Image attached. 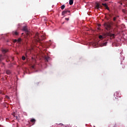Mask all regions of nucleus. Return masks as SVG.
Here are the masks:
<instances>
[{
    "instance_id": "c756f323",
    "label": "nucleus",
    "mask_w": 127,
    "mask_h": 127,
    "mask_svg": "<svg viewBox=\"0 0 127 127\" xmlns=\"http://www.w3.org/2000/svg\"><path fill=\"white\" fill-rule=\"evenodd\" d=\"M6 62H8V61H6Z\"/></svg>"
},
{
    "instance_id": "cd10ccee",
    "label": "nucleus",
    "mask_w": 127,
    "mask_h": 127,
    "mask_svg": "<svg viewBox=\"0 0 127 127\" xmlns=\"http://www.w3.org/2000/svg\"><path fill=\"white\" fill-rule=\"evenodd\" d=\"M7 59H8V57H7Z\"/></svg>"
},
{
    "instance_id": "aec40b11",
    "label": "nucleus",
    "mask_w": 127,
    "mask_h": 127,
    "mask_svg": "<svg viewBox=\"0 0 127 127\" xmlns=\"http://www.w3.org/2000/svg\"><path fill=\"white\" fill-rule=\"evenodd\" d=\"M2 61V58H1V55L0 56V62H1Z\"/></svg>"
},
{
    "instance_id": "5701e85b",
    "label": "nucleus",
    "mask_w": 127,
    "mask_h": 127,
    "mask_svg": "<svg viewBox=\"0 0 127 127\" xmlns=\"http://www.w3.org/2000/svg\"><path fill=\"white\" fill-rule=\"evenodd\" d=\"M5 98H6V99H9V97L7 95L5 96Z\"/></svg>"
},
{
    "instance_id": "f3484780",
    "label": "nucleus",
    "mask_w": 127,
    "mask_h": 127,
    "mask_svg": "<svg viewBox=\"0 0 127 127\" xmlns=\"http://www.w3.org/2000/svg\"><path fill=\"white\" fill-rule=\"evenodd\" d=\"M102 5H103V6L106 7V6H107V5H108L107 4V3H102Z\"/></svg>"
},
{
    "instance_id": "20e7f679",
    "label": "nucleus",
    "mask_w": 127,
    "mask_h": 127,
    "mask_svg": "<svg viewBox=\"0 0 127 127\" xmlns=\"http://www.w3.org/2000/svg\"><path fill=\"white\" fill-rule=\"evenodd\" d=\"M23 31H25L27 34H28V29H27L26 26H25L23 27Z\"/></svg>"
},
{
    "instance_id": "7ed1b4c3",
    "label": "nucleus",
    "mask_w": 127,
    "mask_h": 127,
    "mask_svg": "<svg viewBox=\"0 0 127 127\" xmlns=\"http://www.w3.org/2000/svg\"><path fill=\"white\" fill-rule=\"evenodd\" d=\"M67 12L70 13V10L65 9L64 11L62 12V15H65V14H66Z\"/></svg>"
},
{
    "instance_id": "dca6fc26",
    "label": "nucleus",
    "mask_w": 127,
    "mask_h": 127,
    "mask_svg": "<svg viewBox=\"0 0 127 127\" xmlns=\"http://www.w3.org/2000/svg\"><path fill=\"white\" fill-rule=\"evenodd\" d=\"M105 8L106 9H108V10H110V8H109V6H108V5L105 6Z\"/></svg>"
},
{
    "instance_id": "6ab92c4d",
    "label": "nucleus",
    "mask_w": 127,
    "mask_h": 127,
    "mask_svg": "<svg viewBox=\"0 0 127 127\" xmlns=\"http://www.w3.org/2000/svg\"><path fill=\"white\" fill-rule=\"evenodd\" d=\"M22 60H23V61L25 60V57L22 56Z\"/></svg>"
},
{
    "instance_id": "ddd939ff",
    "label": "nucleus",
    "mask_w": 127,
    "mask_h": 127,
    "mask_svg": "<svg viewBox=\"0 0 127 127\" xmlns=\"http://www.w3.org/2000/svg\"><path fill=\"white\" fill-rule=\"evenodd\" d=\"M61 9H64V8H65V5H63L61 6Z\"/></svg>"
},
{
    "instance_id": "f8f14e48",
    "label": "nucleus",
    "mask_w": 127,
    "mask_h": 127,
    "mask_svg": "<svg viewBox=\"0 0 127 127\" xmlns=\"http://www.w3.org/2000/svg\"><path fill=\"white\" fill-rule=\"evenodd\" d=\"M73 0H69V3L70 5H72V4H73Z\"/></svg>"
},
{
    "instance_id": "412c9836",
    "label": "nucleus",
    "mask_w": 127,
    "mask_h": 127,
    "mask_svg": "<svg viewBox=\"0 0 127 127\" xmlns=\"http://www.w3.org/2000/svg\"><path fill=\"white\" fill-rule=\"evenodd\" d=\"M16 42H17V40L16 39L13 40V43H15Z\"/></svg>"
},
{
    "instance_id": "f257e3e1",
    "label": "nucleus",
    "mask_w": 127,
    "mask_h": 127,
    "mask_svg": "<svg viewBox=\"0 0 127 127\" xmlns=\"http://www.w3.org/2000/svg\"><path fill=\"white\" fill-rule=\"evenodd\" d=\"M41 38L42 39H40L39 38V34H38V33L36 34V36L34 37V39L35 41V42H39V43H41L40 40H43V39H45V36L44 35H42L41 36Z\"/></svg>"
},
{
    "instance_id": "a878e982",
    "label": "nucleus",
    "mask_w": 127,
    "mask_h": 127,
    "mask_svg": "<svg viewBox=\"0 0 127 127\" xmlns=\"http://www.w3.org/2000/svg\"><path fill=\"white\" fill-rule=\"evenodd\" d=\"M32 68H34V65L32 66Z\"/></svg>"
},
{
    "instance_id": "c85d7f7f",
    "label": "nucleus",
    "mask_w": 127,
    "mask_h": 127,
    "mask_svg": "<svg viewBox=\"0 0 127 127\" xmlns=\"http://www.w3.org/2000/svg\"><path fill=\"white\" fill-rule=\"evenodd\" d=\"M6 62H8V61H6Z\"/></svg>"
},
{
    "instance_id": "0eeeda50",
    "label": "nucleus",
    "mask_w": 127,
    "mask_h": 127,
    "mask_svg": "<svg viewBox=\"0 0 127 127\" xmlns=\"http://www.w3.org/2000/svg\"><path fill=\"white\" fill-rule=\"evenodd\" d=\"M109 36H110L111 37H113V38H115V34H112L110 33L108 34Z\"/></svg>"
},
{
    "instance_id": "2eb2a0df",
    "label": "nucleus",
    "mask_w": 127,
    "mask_h": 127,
    "mask_svg": "<svg viewBox=\"0 0 127 127\" xmlns=\"http://www.w3.org/2000/svg\"><path fill=\"white\" fill-rule=\"evenodd\" d=\"M99 39H103V38H104V37H103V36H102V35H100L99 36Z\"/></svg>"
},
{
    "instance_id": "a211bd4d",
    "label": "nucleus",
    "mask_w": 127,
    "mask_h": 127,
    "mask_svg": "<svg viewBox=\"0 0 127 127\" xmlns=\"http://www.w3.org/2000/svg\"><path fill=\"white\" fill-rule=\"evenodd\" d=\"M113 20H114V21H116V20H117V17H114L113 18Z\"/></svg>"
},
{
    "instance_id": "7c9ffc66",
    "label": "nucleus",
    "mask_w": 127,
    "mask_h": 127,
    "mask_svg": "<svg viewBox=\"0 0 127 127\" xmlns=\"http://www.w3.org/2000/svg\"><path fill=\"white\" fill-rule=\"evenodd\" d=\"M105 1H106L107 0H105Z\"/></svg>"
},
{
    "instance_id": "9b49d317",
    "label": "nucleus",
    "mask_w": 127,
    "mask_h": 127,
    "mask_svg": "<svg viewBox=\"0 0 127 127\" xmlns=\"http://www.w3.org/2000/svg\"><path fill=\"white\" fill-rule=\"evenodd\" d=\"M49 59V57H45V60L46 62H48Z\"/></svg>"
},
{
    "instance_id": "bb28decb",
    "label": "nucleus",
    "mask_w": 127,
    "mask_h": 127,
    "mask_svg": "<svg viewBox=\"0 0 127 127\" xmlns=\"http://www.w3.org/2000/svg\"><path fill=\"white\" fill-rule=\"evenodd\" d=\"M60 125H62V126H63V124H60Z\"/></svg>"
},
{
    "instance_id": "6e6552de",
    "label": "nucleus",
    "mask_w": 127,
    "mask_h": 127,
    "mask_svg": "<svg viewBox=\"0 0 127 127\" xmlns=\"http://www.w3.org/2000/svg\"><path fill=\"white\" fill-rule=\"evenodd\" d=\"M12 34L13 35H18V32L17 31H13Z\"/></svg>"
},
{
    "instance_id": "39448f33",
    "label": "nucleus",
    "mask_w": 127,
    "mask_h": 127,
    "mask_svg": "<svg viewBox=\"0 0 127 127\" xmlns=\"http://www.w3.org/2000/svg\"><path fill=\"white\" fill-rule=\"evenodd\" d=\"M96 7L97 9H99V8L102 7V5H100L99 3H97L96 5Z\"/></svg>"
},
{
    "instance_id": "9d476101",
    "label": "nucleus",
    "mask_w": 127,
    "mask_h": 127,
    "mask_svg": "<svg viewBox=\"0 0 127 127\" xmlns=\"http://www.w3.org/2000/svg\"><path fill=\"white\" fill-rule=\"evenodd\" d=\"M1 51H2V53H6V52H7L8 50H5V49H2Z\"/></svg>"
},
{
    "instance_id": "423d86ee",
    "label": "nucleus",
    "mask_w": 127,
    "mask_h": 127,
    "mask_svg": "<svg viewBox=\"0 0 127 127\" xmlns=\"http://www.w3.org/2000/svg\"><path fill=\"white\" fill-rule=\"evenodd\" d=\"M31 123H33V125L35 124V122H36V120L35 119H32L30 120Z\"/></svg>"
},
{
    "instance_id": "1a4fd4ad",
    "label": "nucleus",
    "mask_w": 127,
    "mask_h": 127,
    "mask_svg": "<svg viewBox=\"0 0 127 127\" xmlns=\"http://www.w3.org/2000/svg\"><path fill=\"white\" fill-rule=\"evenodd\" d=\"M6 73L7 74V75H9L11 73V71H10V70L7 69L6 70Z\"/></svg>"
},
{
    "instance_id": "f03ea898",
    "label": "nucleus",
    "mask_w": 127,
    "mask_h": 127,
    "mask_svg": "<svg viewBox=\"0 0 127 127\" xmlns=\"http://www.w3.org/2000/svg\"><path fill=\"white\" fill-rule=\"evenodd\" d=\"M104 27H105L107 30H110L111 29V24L108 23H104Z\"/></svg>"
},
{
    "instance_id": "4468645a",
    "label": "nucleus",
    "mask_w": 127,
    "mask_h": 127,
    "mask_svg": "<svg viewBox=\"0 0 127 127\" xmlns=\"http://www.w3.org/2000/svg\"><path fill=\"white\" fill-rule=\"evenodd\" d=\"M17 42H21V38H19L17 40Z\"/></svg>"
},
{
    "instance_id": "b1692460",
    "label": "nucleus",
    "mask_w": 127,
    "mask_h": 127,
    "mask_svg": "<svg viewBox=\"0 0 127 127\" xmlns=\"http://www.w3.org/2000/svg\"><path fill=\"white\" fill-rule=\"evenodd\" d=\"M69 19V18H65V20H68Z\"/></svg>"
},
{
    "instance_id": "4be33fe9",
    "label": "nucleus",
    "mask_w": 127,
    "mask_h": 127,
    "mask_svg": "<svg viewBox=\"0 0 127 127\" xmlns=\"http://www.w3.org/2000/svg\"><path fill=\"white\" fill-rule=\"evenodd\" d=\"M108 43V42H105L104 44H103V45L104 46H106V45H107V44Z\"/></svg>"
},
{
    "instance_id": "393cba45",
    "label": "nucleus",
    "mask_w": 127,
    "mask_h": 127,
    "mask_svg": "<svg viewBox=\"0 0 127 127\" xmlns=\"http://www.w3.org/2000/svg\"><path fill=\"white\" fill-rule=\"evenodd\" d=\"M122 11H123V12H124V13L126 12L125 11V9H123V10H122Z\"/></svg>"
}]
</instances>
